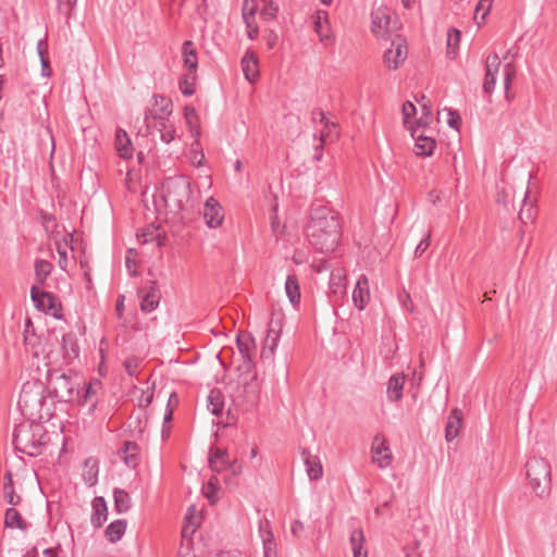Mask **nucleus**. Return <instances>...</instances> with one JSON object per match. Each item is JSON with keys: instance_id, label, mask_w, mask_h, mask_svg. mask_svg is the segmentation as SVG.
I'll use <instances>...</instances> for the list:
<instances>
[{"instance_id": "nucleus-1", "label": "nucleus", "mask_w": 557, "mask_h": 557, "mask_svg": "<svg viewBox=\"0 0 557 557\" xmlns=\"http://www.w3.org/2000/svg\"><path fill=\"white\" fill-rule=\"evenodd\" d=\"M306 235L311 246L320 252L335 250L341 238V224L336 213L324 206L311 209Z\"/></svg>"}, {"instance_id": "nucleus-2", "label": "nucleus", "mask_w": 557, "mask_h": 557, "mask_svg": "<svg viewBox=\"0 0 557 557\" xmlns=\"http://www.w3.org/2000/svg\"><path fill=\"white\" fill-rule=\"evenodd\" d=\"M82 379L58 369H49L47 373V389L49 396L63 403H74L81 397Z\"/></svg>"}, {"instance_id": "nucleus-3", "label": "nucleus", "mask_w": 557, "mask_h": 557, "mask_svg": "<svg viewBox=\"0 0 557 557\" xmlns=\"http://www.w3.org/2000/svg\"><path fill=\"white\" fill-rule=\"evenodd\" d=\"M45 392L46 386L38 380L27 381L23 384L17 401L23 416L29 419L44 418V408L46 406Z\"/></svg>"}, {"instance_id": "nucleus-4", "label": "nucleus", "mask_w": 557, "mask_h": 557, "mask_svg": "<svg viewBox=\"0 0 557 557\" xmlns=\"http://www.w3.org/2000/svg\"><path fill=\"white\" fill-rule=\"evenodd\" d=\"M528 486L535 496L544 498L550 494L552 469L549 462L541 457H532L525 463Z\"/></svg>"}, {"instance_id": "nucleus-5", "label": "nucleus", "mask_w": 557, "mask_h": 557, "mask_svg": "<svg viewBox=\"0 0 557 557\" xmlns=\"http://www.w3.org/2000/svg\"><path fill=\"white\" fill-rule=\"evenodd\" d=\"M190 194V183L185 176L168 177L162 185V198L165 206L174 212L185 209Z\"/></svg>"}, {"instance_id": "nucleus-6", "label": "nucleus", "mask_w": 557, "mask_h": 557, "mask_svg": "<svg viewBox=\"0 0 557 557\" xmlns=\"http://www.w3.org/2000/svg\"><path fill=\"white\" fill-rule=\"evenodd\" d=\"M39 431L40 429L38 426L35 429L28 425L16 426L13 432L12 441L15 449L30 457L39 456L45 445L42 435L37 438Z\"/></svg>"}, {"instance_id": "nucleus-7", "label": "nucleus", "mask_w": 557, "mask_h": 557, "mask_svg": "<svg viewBox=\"0 0 557 557\" xmlns=\"http://www.w3.org/2000/svg\"><path fill=\"white\" fill-rule=\"evenodd\" d=\"M140 298V309L145 313L154 311L161 299V292L156 280L146 281L145 285L138 289Z\"/></svg>"}, {"instance_id": "nucleus-8", "label": "nucleus", "mask_w": 557, "mask_h": 557, "mask_svg": "<svg viewBox=\"0 0 557 557\" xmlns=\"http://www.w3.org/2000/svg\"><path fill=\"white\" fill-rule=\"evenodd\" d=\"M209 465L212 471L223 472L224 470H231L234 475L238 473L239 467L236 465V460H231L226 449L211 448L209 455Z\"/></svg>"}, {"instance_id": "nucleus-9", "label": "nucleus", "mask_w": 557, "mask_h": 557, "mask_svg": "<svg viewBox=\"0 0 557 557\" xmlns=\"http://www.w3.org/2000/svg\"><path fill=\"white\" fill-rule=\"evenodd\" d=\"M407 53L405 40L398 36L392 41V48L384 52L383 62L387 69L397 70L399 64L406 60Z\"/></svg>"}, {"instance_id": "nucleus-10", "label": "nucleus", "mask_w": 557, "mask_h": 557, "mask_svg": "<svg viewBox=\"0 0 557 557\" xmlns=\"http://www.w3.org/2000/svg\"><path fill=\"white\" fill-rule=\"evenodd\" d=\"M203 220L210 228L219 227L224 220L222 206L213 197H209L202 210Z\"/></svg>"}, {"instance_id": "nucleus-11", "label": "nucleus", "mask_w": 557, "mask_h": 557, "mask_svg": "<svg viewBox=\"0 0 557 557\" xmlns=\"http://www.w3.org/2000/svg\"><path fill=\"white\" fill-rule=\"evenodd\" d=\"M30 297L35 307L40 311L50 312L57 307V298L51 293L44 292L36 285H33L30 288Z\"/></svg>"}, {"instance_id": "nucleus-12", "label": "nucleus", "mask_w": 557, "mask_h": 557, "mask_svg": "<svg viewBox=\"0 0 557 557\" xmlns=\"http://www.w3.org/2000/svg\"><path fill=\"white\" fill-rule=\"evenodd\" d=\"M139 446L134 442H125L117 455L128 468L135 469L139 462Z\"/></svg>"}, {"instance_id": "nucleus-13", "label": "nucleus", "mask_w": 557, "mask_h": 557, "mask_svg": "<svg viewBox=\"0 0 557 557\" xmlns=\"http://www.w3.org/2000/svg\"><path fill=\"white\" fill-rule=\"evenodd\" d=\"M370 299L369 281L364 275H361L352 293V301L355 306L362 310Z\"/></svg>"}, {"instance_id": "nucleus-14", "label": "nucleus", "mask_w": 557, "mask_h": 557, "mask_svg": "<svg viewBox=\"0 0 557 557\" xmlns=\"http://www.w3.org/2000/svg\"><path fill=\"white\" fill-rule=\"evenodd\" d=\"M389 448L385 443V440L380 435H375L371 451L373 454V461L379 465L380 468H384L389 465L392 455L385 454L381 457L383 451H388Z\"/></svg>"}, {"instance_id": "nucleus-15", "label": "nucleus", "mask_w": 557, "mask_h": 557, "mask_svg": "<svg viewBox=\"0 0 557 557\" xmlns=\"http://www.w3.org/2000/svg\"><path fill=\"white\" fill-rule=\"evenodd\" d=\"M92 515L90 522L94 528H101L102 524L107 521L108 518V507L104 498L102 496H97L92 499L91 503Z\"/></svg>"}, {"instance_id": "nucleus-16", "label": "nucleus", "mask_w": 557, "mask_h": 557, "mask_svg": "<svg viewBox=\"0 0 557 557\" xmlns=\"http://www.w3.org/2000/svg\"><path fill=\"white\" fill-rule=\"evenodd\" d=\"M419 128L411 129V136L416 140L417 154L429 157L433 153L436 143L433 138L418 134Z\"/></svg>"}, {"instance_id": "nucleus-17", "label": "nucleus", "mask_w": 557, "mask_h": 557, "mask_svg": "<svg viewBox=\"0 0 557 557\" xmlns=\"http://www.w3.org/2000/svg\"><path fill=\"white\" fill-rule=\"evenodd\" d=\"M242 69H243L245 78L248 82L253 83L258 78V76H259L258 60H257V55L253 52L247 51L244 54V57L242 59Z\"/></svg>"}, {"instance_id": "nucleus-18", "label": "nucleus", "mask_w": 557, "mask_h": 557, "mask_svg": "<svg viewBox=\"0 0 557 557\" xmlns=\"http://www.w3.org/2000/svg\"><path fill=\"white\" fill-rule=\"evenodd\" d=\"M461 420H462V412L461 410L455 408L451 410L446 425H445V438L447 442L454 441L458 434L459 430L461 428Z\"/></svg>"}, {"instance_id": "nucleus-19", "label": "nucleus", "mask_w": 557, "mask_h": 557, "mask_svg": "<svg viewBox=\"0 0 557 557\" xmlns=\"http://www.w3.org/2000/svg\"><path fill=\"white\" fill-rule=\"evenodd\" d=\"M115 149L119 156L123 159H129L133 156V146L127 133L119 128L115 133L114 140Z\"/></svg>"}, {"instance_id": "nucleus-20", "label": "nucleus", "mask_w": 557, "mask_h": 557, "mask_svg": "<svg viewBox=\"0 0 557 557\" xmlns=\"http://www.w3.org/2000/svg\"><path fill=\"white\" fill-rule=\"evenodd\" d=\"M349 543L354 557H368V549L366 548V537L361 529H355L349 536Z\"/></svg>"}, {"instance_id": "nucleus-21", "label": "nucleus", "mask_w": 557, "mask_h": 557, "mask_svg": "<svg viewBox=\"0 0 557 557\" xmlns=\"http://www.w3.org/2000/svg\"><path fill=\"white\" fill-rule=\"evenodd\" d=\"M182 55L184 60L185 67L189 71V73H195L198 67V59H197V50L195 45L190 40L184 41L182 46Z\"/></svg>"}, {"instance_id": "nucleus-22", "label": "nucleus", "mask_w": 557, "mask_h": 557, "mask_svg": "<svg viewBox=\"0 0 557 557\" xmlns=\"http://www.w3.org/2000/svg\"><path fill=\"white\" fill-rule=\"evenodd\" d=\"M62 352L63 358L71 361L78 357L79 348L77 345L76 336L73 333L62 334Z\"/></svg>"}, {"instance_id": "nucleus-23", "label": "nucleus", "mask_w": 557, "mask_h": 557, "mask_svg": "<svg viewBox=\"0 0 557 557\" xmlns=\"http://www.w3.org/2000/svg\"><path fill=\"white\" fill-rule=\"evenodd\" d=\"M405 376L403 374H394L387 382V397L391 401H398L403 397Z\"/></svg>"}, {"instance_id": "nucleus-24", "label": "nucleus", "mask_w": 557, "mask_h": 557, "mask_svg": "<svg viewBox=\"0 0 557 557\" xmlns=\"http://www.w3.org/2000/svg\"><path fill=\"white\" fill-rule=\"evenodd\" d=\"M236 345L243 359L252 358L251 350L256 349L255 338L248 333H240L236 337Z\"/></svg>"}, {"instance_id": "nucleus-25", "label": "nucleus", "mask_w": 557, "mask_h": 557, "mask_svg": "<svg viewBox=\"0 0 557 557\" xmlns=\"http://www.w3.org/2000/svg\"><path fill=\"white\" fill-rule=\"evenodd\" d=\"M306 471L311 481H317L323 475V467L318 457L306 455L305 456Z\"/></svg>"}, {"instance_id": "nucleus-26", "label": "nucleus", "mask_w": 557, "mask_h": 557, "mask_svg": "<svg viewBox=\"0 0 557 557\" xmlns=\"http://www.w3.org/2000/svg\"><path fill=\"white\" fill-rule=\"evenodd\" d=\"M314 30L319 35L320 40L326 44L331 39L329 34L327 13L319 11L314 20Z\"/></svg>"}, {"instance_id": "nucleus-27", "label": "nucleus", "mask_w": 557, "mask_h": 557, "mask_svg": "<svg viewBox=\"0 0 557 557\" xmlns=\"http://www.w3.org/2000/svg\"><path fill=\"white\" fill-rule=\"evenodd\" d=\"M126 530V521L125 520H115L111 522L106 531L104 535L111 543H115L122 539Z\"/></svg>"}, {"instance_id": "nucleus-28", "label": "nucleus", "mask_w": 557, "mask_h": 557, "mask_svg": "<svg viewBox=\"0 0 557 557\" xmlns=\"http://www.w3.org/2000/svg\"><path fill=\"white\" fill-rule=\"evenodd\" d=\"M285 292L293 306H297L300 302V287L298 278L295 275L287 276Z\"/></svg>"}, {"instance_id": "nucleus-29", "label": "nucleus", "mask_w": 557, "mask_h": 557, "mask_svg": "<svg viewBox=\"0 0 557 557\" xmlns=\"http://www.w3.org/2000/svg\"><path fill=\"white\" fill-rule=\"evenodd\" d=\"M4 525L11 529L26 530L27 523L21 513L14 508H8L5 511Z\"/></svg>"}, {"instance_id": "nucleus-30", "label": "nucleus", "mask_w": 557, "mask_h": 557, "mask_svg": "<svg viewBox=\"0 0 557 557\" xmlns=\"http://www.w3.org/2000/svg\"><path fill=\"white\" fill-rule=\"evenodd\" d=\"M372 32L379 34L381 30L387 28L391 22L389 15L382 9H377L371 13Z\"/></svg>"}, {"instance_id": "nucleus-31", "label": "nucleus", "mask_w": 557, "mask_h": 557, "mask_svg": "<svg viewBox=\"0 0 557 557\" xmlns=\"http://www.w3.org/2000/svg\"><path fill=\"white\" fill-rule=\"evenodd\" d=\"M277 342H278V333L270 327L267 332V337H265V342H264V346L261 350V357L262 358H271L274 354V350L277 346Z\"/></svg>"}, {"instance_id": "nucleus-32", "label": "nucleus", "mask_w": 557, "mask_h": 557, "mask_svg": "<svg viewBox=\"0 0 557 557\" xmlns=\"http://www.w3.org/2000/svg\"><path fill=\"white\" fill-rule=\"evenodd\" d=\"M53 265L51 262L39 259L35 263V280L38 285H44L47 277L50 275Z\"/></svg>"}, {"instance_id": "nucleus-33", "label": "nucleus", "mask_w": 557, "mask_h": 557, "mask_svg": "<svg viewBox=\"0 0 557 557\" xmlns=\"http://www.w3.org/2000/svg\"><path fill=\"white\" fill-rule=\"evenodd\" d=\"M115 509L119 513L126 512L131 508V497L122 488H115L113 492Z\"/></svg>"}, {"instance_id": "nucleus-34", "label": "nucleus", "mask_w": 557, "mask_h": 557, "mask_svg": "<svg viewBox=\"0 0 557 557\" xmlns=\"http://www.w3.org/2000/svg\"><path fill=\"white\" fill-rule=\"evenodd\" d=\"M223 395L218 389H212L208 396V409L214 416H220L223 411Z\"/></svg>"}, {"instance_id": "nucleus-35", "label": "nucleus", "mask_w": 557, "mask_h": 557, "mask_svg": "<svg viewBox=\"0 0 557 557\" xmlns=\"http://www.w3.org/2000/svg\"><path fill=\"white\" fill-rule=\"evenodd\" d=\"M498 72L499 71H494V70H490V69L485 70L482 89H483V92L487 96L488 102H491V96L495 89Z\"/></svg>"}, {"instance_id": "nucleus-36", "label": "nucleus", "mask_w": 557, "mask_h": 557, "mask_svg": "<svg viewBox=\"0 0 557 557\" xmlns=\"http://www.w3.org/2000/svg\"><path fill=\"white\" fill-rule=\"evenodd\" d=\"M460 32L457 28H450L447 33V57L455 59L460 41Z\"/></svg>"}, {"instance_id": "nucleus-37", "label": "nucleus", "mask_w": 557, "mask_h": 557, "mask_svg": "<svg viewBox=\"0 0 557 557\" xmlns=\"http://www.w3.org/2000/svg\"><path fill=\"white\" fill-rule=\"evenodd\" d=\"M157 127L161 134V140L163 143L169 144L175 138V129L172 126H168L164 117H158Z\"/></svg>"}, {"instance_id": "nucleus-38", "label": "nucleus", "mask_w": 557, "mask_h": 557, "mask_svg": "<svg viewBox=\"0 0 557 557\" xmlns=\"http://www.w3.org/2000/svg\"><path fill=\"white\" fill-rule=\"evenodd\" d=\"M529 199V193L527 191L523 198V205L519 212V219L522 223L527 224L529 221H532L535 215L534 206Z\"/></svg>"}, {"instance_id": "nucleus-39", "label": "nucleus", "mask_w": 557, "mask_h": 557, "mask_svg": "<svg viewBox=\"0 0 557 557\" xmlns=\"http://www.w3.org/2000/svg\"><path fill=\"white\" fill-rule=\"evenodd\" d=\"M255 363L252 358L243 359V363L238 367L240 371V375L245 376V384H248L249 381H255L257 379V373L253 371Z\"/></svg>"}, {"instance_id": "nucleus-40", "label": "nucleus", "mask_w": 557, "mask_h": 557, "mask_svg": "<svg viewBox=\"0 0 557 557\" xmlns=\"http://www.w3.org/2000/svg\"><path fill=\"white\" fill-rule=\"evenodd\" d=\"M323 124L324 127L321 131V143L324 144L326 141H334L338 136V133L336 132L337 124L327 119L323 122Z\"/></svg>"}, {"instance_id": "nucleus-41", "label": "nucleus", "mask_w": 557, "mask_h": 557, "mask_svg": "<svg viewBox=\"0 0 557 557\" xmlns=\"http://www.w3.org/2000/svg\"><path fill=\"white\" fill-rule=\"evenodd\" d=\"M493 0H480L475 7L474 20L480 26L486 18L491 8Z\"/></svg>"}, {"instance_id": "nucleus-42", "label": "nucleus", "mask_w": 557, "mask_h": 557, "mask_svg": "<svg viewBox=\"0 0 557 557\" xmlns=\"http://www.w3.org/2000/svg\"><path fill=\"white\" fill-rule=\"evenodd\" d=\"M263 542V557H276V543L271 531H267L262 536Z\"/></svg>"}, {"instance_id": "nucleus-43", "label": "nucleus", "mask_w": 557, "mask_h": 557, "mask_svg": "<svg viewBox=\"0 0 557 557\" xmlns=\"http://www.w3.org/2000/svg\"><path fill=\"white\" fill-rule=\"evenodd\" d=\"M517 69L513 61H509L504 65V89H510Z\"/></svg>"}, {"instance_id": "nucleus-44", "label": "nucleus", "mask_w": 557, "mask_h": 557, "mask_svg": "<svg viewBox=\"0 0 557 557\" xmlns=\"http://www.w3.org/2000/svg\"><path fill=\"white\" fill-rule=\"evenodd\" d=\"M421 109L422 115L418 120L416 128L426 127L432 121V107L430 104V101L423 103L421 106Z\"/></svg>"}, {"instance_id": "nucleus-45", "label": "nucleus", "mask_w": 557, "mask_h": 557, "mask_svg": "<svg viewBox=\"0 0 557 557\" xmlns=\"http://www.w3.org/2000/svg\"><path fill=\"white\" fill-rule=\"evenodd\" d=\"M261 1L264 4V8L261 11V15L267 20L273 18L278 11L277 5H275L272 0H261Z\"/></svg>"}, {"instance_id": "nucleus-46", "label": "nucleus", "mask_w": 557, "mask_h": 557, "mask_svg": "<svg viewBox=\"0 0 557 557\" xmlns=\"http://www.w3.org/2000/svg\"><path fill=\"white\" fill-rule=\"evenodd\" d=\"M256 11H257V7L255 4H252L250 8H248V0L244 1L243 20L247 27H250V21H255Z\"/></svg>"}, {"instance_id": "nucleus-47", "label": "nucleus", "mask_w": 557, "mask_h": 557, "mask_svg": "<svg viewBox=\"0 0 557 557\" xmlns=\"http://www.w3.org/2000/svg\"><path fill=\"white\" fill-rule=\"evenodd\" d=\"M94 393V385L90 383L86 386V384L82 381L81 397L79 399H76V403L79 405H85Z\"/></svg>"}, {"instance_id": "nucleus-48", "label": "nucleus", "mask_w": 557, "mask_h": 557, "mask_svg": "<svg viewBox=\"0 0 557 557\" xmlns=\"http://www.w3.org/2000/svg\"><path fill=\"white\" fill-rule=\"evenodd\" d=\"M77 0H58V10L61 14L65 15L66 18L71 17V12L76 4Z\"/></svg>"}, {"instance_id": "nucleus-49", "label": "nucleus", "mask_w": 557, "mask_h": 557, "mask_svg": "<svg viewBox=\"0 0 557 557\" xmlns=\"http://www.w3.org/2000/svg\"><path fill=\"white\" fill-rule=\"evenodd\" d=\"M140 361L136 357L127 358L124 361V368L128 375L134 376L139 368Z\"/></svg>"}, {"instance_id": "nucleus-50", "label": "nucleus", "mask_w": 557, "mask_h": 557, "mask_svg": "<svg viewBox=\"0 0 557 557\" xmlns=\"http://www.w3.org/2000/svg\"><path fill=\"white\" fill-rule=\"evenodd\" d=\"M198 523L199 522H197V521L190 522V516L186 515L185 516V523H184L183 529H182L183 537H187V536L193 535L195 533V531H196V528H197Z\"/></svg>"}, {"instance_id": "nucleus-51", "label": "nucleus", "mask_w": 557, "mask_h": 557, "mask_svg": "<svg viewBox=\"0 0 557 557\" xmlns=\"http://www.w3.org/2000/svg\"><path fill=\"white\" fill-rule=\"evenodd\" d=\"M500 64H502V60L498 57V54L497 53H491L485 59V64L484 65H485V70L490 69V70H494V71H499Z\"/></svg>"}, {"instance_id": "nucleus-52", "label": "nucleus", "mask_w": 557, "mask_h": 557, "mask_svg": "<svg viewBox=\"0 0 557 557\" xmlns=\"http://www.w3.org/2000/svg\"><path fill=\"white\" fill-rule=\"evenodd\" d=\"M156 104L160 106L161 112L170 114L172 112L171 100L164 96H154Z\"/></svg>"}, {"instance_id": "nucleus-53", "label": "nucleus", "mask_w": 557, "mask_h": 557, "mask_svg": "<svg viewBox=\"0 0 557 557\" xmlns=\"http://www.w3.org/2000/svg\"><path fill=\"white\" fill-rule=\"evenodd\" d=\"M404 123L407 124L408 120L413 116L417 112L416 106L411 101H406L403 104Z\"/></svg>"}, {"instance_id": "nucleus-54", "label": "nucleus", "mask_w": 557, "mask_h": 557, "mask_svg": "<svg viewBox=\"0 0 557 557\" xmlns=\"http://www.w3.org/2000/svg\"><path fill=\"white\" fill-rule=\"evenodd\" d=\"M180 89L184 96H191L195 92L193 84L188 81V75L180 81Z\"/></svg>"}, {"instance_id": "nucleus-55", "label": "nucleus", "mask_w": 557, "mask_h": 557, "mask_svg": "<svg viewBox=\"0 0 557 557\" xmlns=\"http://www.w3.org/2000/svg\"><path fill=\"white\" fill-rule=\"evenodd\" d=\"M430 238H431V233L429 232L424 236V238H422L420 240V243L417 245L416 250H414L416 257L422 256L424 253V251L429 248V246H430Z\"/></svg>"}, {"instance_id": "nucleus-56", "label": "nucleus", "mask_w": 557, "mask_h": 557, "mask_svg": "<svg viewBox=\"0 0 557 557\" xmlns=\"http://www.w3.org/2000/svg\"><path fill=\"white\" fill-rule=\"evenodd\" d=\"M98 476V467L96 463L89 468V470L84 474V480L90 486L95 485Z\"/></svg>"}, {"instance_id": "nucleus-57", "label": "nucleus", "mask_w": 557, "mask_h": 557, "mask_svg": "<svg viewBox=\"0 0 557 557\" xmlns=\"http://www.w3.org/2000/svg\"><path fill=\"white\" fill-rule=\"evenodd\" d=\"M3 493H4V498L5 500L12 505V506H16L20 504L21 502V497L15 493L14 491V486L9 488L8 491L7 490H3Z\"/></svg>"}, {"instance_id": "nucleus-58", "label": "nucleus", "mask_w": 557, "mask_h": 557, "mask_svg": "<svg viewBox=\"0 0 557 557\" xmlns=\"http://www.w3.org/2000/svg\"><path fill=\"white\" fill-rule=\"evenodd\" d=\"M185 119L189 127H193L194 123L198 121V115L194 107H185Z\"/></svg>"}, {"instance_id": "nucleus-59", "label": "nucleus", "mask_w": 557, "mask_h": 557, "mask_svg": "<svg viewBox=\"0 0 557 557\" xmlns=\"http://www.w3.org/2000/svg\"><path fill=\"white\" fill-rule=\"evenodd\" d=\"M214 481H216L215 478L210 479V481L208 483L207 491H206V496L211 503H214L216 500V496H215L216 488L214 485Z\"/></svg>"}, {"instance_id": "nucleus-60", "label": "nucleus", "mask_w": 557, "mask_h": 557, "mask_svg": "<svg viewBox=\"0 0 557 557\" xmlns=\"http://www.w3.org/2000/svg\"><path fill=\"white\" fill-rule=\"evenodd\" d=\"M449 119H448V125L455 129H458L459 128V125H460V115L456 112V111H453V110H449Z\"/></svg>"}, {"instance_id": "nucleus-61", "label": "nucleus", "mask_w": 557, "mask_h": 557, "mask_svg": "<svg viewBox=\"0 0 557 557\" xmlns=\"http://www.w3.org/2000/svg\"><path fill=\"white\" fill-rule=\"evenodd\" d=\"M124 301H125V296L124 295H119L117 300H116V305H115V311H116V314H117L119 318H122V315H123V312H124Z\"/></svg>"}, {"instance_id": "nucleus-62", "label": "nucleus", "mask_w": 557, "mask_h": 557, "mask_svg": "<svg viewBox=\"0 0 557 557\" xmlns=\"http://www.w3.org/2000/svg\"><path fill=\"white\" fill-rule=\"evenodd\" d=\"M152 398H153L152 393H141V396L139 398V406L148 407L151 404Z\"/></svg>"}, {"instance_id": "nucleus-63", "label": "nucleus", "mask_w": 557, "mask_h": 557, "mask_svg": "<svg viewBox=\"0 0 557 557\" xmlns=\"http://www.w3.org/2000/svg\"><path fill=\"white\" fill-rule=\"evenodd\" d=\"M290 531L294 536H297V537L300 536V534L304 531L302 522H300L299 520L294 521L292 524Z\"/></svg>"}, {"instance_id": "nucleus-64", "label": "nucleus", "mask_w": 557, "mask_h": 557, "mask_svg": "<svg viewBox=\"0 0 557 557\" xmlns=\"http://www.w3.org/2000/svg\"><path fill=\"white\" fill-rule=\"evenodd\" d=\"M58 253L60 256L59 265H60L61 269L64 270L66 268V265H67L66 251L59 246L58 247Z\"/></svg>"}]
</instances>
